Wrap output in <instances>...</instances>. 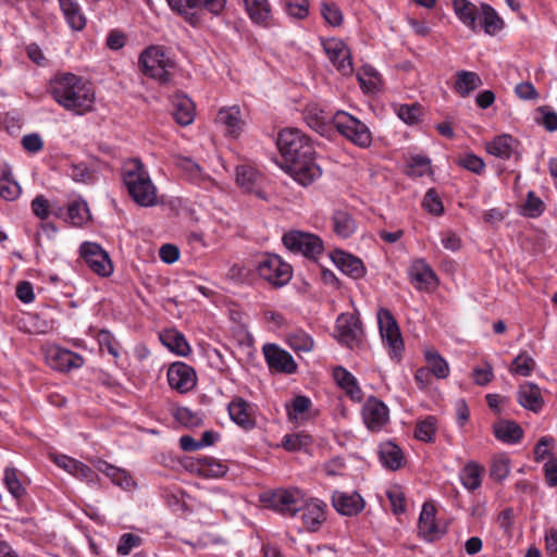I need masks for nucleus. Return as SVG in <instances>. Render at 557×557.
Wrapping results in <instances>:
<instances>
[{
  "label": "nucleus",
  "mask_w": 557,
  "mask_h": 557,
  "mask_svg": "<svg viewBox=\"0 0 557 557\" xmlns=\"http://www.w3.org/2000/svg\"><path fill=\"white\" fill-rule=\"evenodd\" d=\"M302 495L299 490H277L264 496L263 500L273 510L294 517L302 508Z\"/></svg>",
  "instance_id": "6e6552de"
},
{
  "label": "nucleus",
  "mask_w": 557,
  "mask_h": 557,
  "mask_svg": "<svg viewBox=\"0 0 557 557\" xmlns=\"http://www.w3.org/2000/svg\"><path fill=\"white\" fill-rule=\"evenodd\" d=\"M66 23L73 30H82L86 26V17L77 0H59Z\"/></svg>",
  "instance_id": "473e14b6"
},
{
  "label": "nucleus",
  "mask_w": 557,
  "mask_h": 557,
  "mask_svg": "<svg viewBox=\"0 0 557 557\" xmlns=\"http://www.w3.org/2000/svg\"><path fill=\"white\" fill-rule=\"evenodd\" d=\"M265 360L271 369L283 373H294L297 364L292 355L274 344H268L263 347Z\"/></svg>",
  "instance_id": "a211bd4d"
},
{
  "label": "nucleus",
  "mask_w": 557,
  "mask_h": 557,
  "mask_svg": "<svg viewBox=\"0 0 557 557\" xmlns=\"http://www.w3.org/2000/svg\"><path fill=\"white\" fill-rule=\"evenodd\" d=\"M46 361L51 369L60 372H69L84 364L82 356L61 347L49 348L46 352Z\"/></svg>",
  "instance_id": "ddd939ff"
},
{
  "label": "nucleus",
  "mask_w": 557,
  "mask_h": 557,
  "mask_svg": "<svg viewBox=\"0 0 557 557\" xmlns=\"http://www.w3.org/2000/svg\"><path fill=\"white\" fill-rule=\"evenodd\" d=\"M186 467L203 478H221L227 472V466L212 457L191 459Z\"/></svg>",
  "instance_id": "4be33fe9"
},
{
  "label": "nucleus",
  "mask_w": 557,
  "mask_h": 557,
  "mask_svg": "<svg viewBox=\"0 0 557 557\" xmlns=\"http://www.w3.org/2000/svg\"><path fill=\"white\" fill-rule=\"evenodd\" d=\"M534 366L535 362L532 357H530L527 352H520L513 359L510 371L522 376H528L533 371Z\"/></svg>",
  "instance_id": "3c124183"
},
{
  "label": "nucleus",
  "mask_w": 557,
  "mask_h": 557,
  "mask_svg": "<svg viewBox=\"0 0 557 557\" xmlns=\"http://www.w3.org/2000/svg\"><path fill=\"white\" fill-rule=\"evenodd\" d=\"M333 123L336 129L346 138L360 147H368L371 144V133L368 126L355 116L338 111Z\"/></svg>",
  "instance_id": "39448f33"
},
{
  "label": "nucleus",
  "mask_w": 557,
  "mask_h": 557,
  "mask_svg": "<svg viewBox=\"0 0 557 557\" xmlns=\"http://www.w3.org/2000/svg\"><path fill=\"white\" fill-rule=\"evenodd\" d=\"M277 147L281 152L280 166L288 174H321L323 169L315 157L310 139L299 129L280 132Z\"/></svg>",
  "instance_id": "f257e3e1"
},
{
  "label": "nucleus",
  "mask_w": 557,
  "mask_h": 557,
  "mask_svg": "<svg viewBox=\"0 0 557 557\" xmlns=\"http://www.w3.org/2000/svg\"><path fill=\"white\" fill-rule=\"evenodd\" d=\"M216 121L224 125L227 134L232 136H238L244 125L240 109L237 106L221 109L216 115Z\"/></svg>",
  "instance_id": "7c9ffc66"
},
{
  "label": "nucleus",
  "mask_w": 557,
  "mask_h": 557,
  "mask_svg": "<svg viewBox=\"0 0 557 557\" xmlns=\"http://www.w3.org/2000/svg\"><path fill=\"white\" fill-rule=\"evenodd\" d=\"M140 543H141V540L139 536L134 535L132 533H125L120 539L119 545L116 547V552L122 556H126L131 553V550L134 547L139 546Z\"/></svg>",
  "instance_id": "052dcab7"
},
{
  "label": "nucleus",
  "mask_w": 557,
  "mask_h": 557,
  "mask_svg": "<svg viewBox=\"0 0 557 557\" xmlns=\"http://www.w3.org/2000/svg\"><path fill=\"white\" fill-rule=\"evenodd\" d=\"M336 336L338 342L354 348L360 345L363 336L362 323L354 313H342L336 320Z\"/></svg>",
  "instance_id": "9d476101"
},
{
  "label": "nucleus",
  "mask_w": 557,
  "mask_h": 557,
  "mask_svg": "<svg viewBox=\"0 0 557 557\" xmlns=\"http://www.w3.org/2000/svg\"><path fill=\"white\" fill-rule=\"evenodd\" d=\"M94 466L98 471L107 475L115 485H119L124 490H131L135 486V481L125 470L110 465L102 459H97L94 462Z\"/></svg>",
  "instance_id": "a878e982"
},
{
  "label": "nucleus",
  "mask_w": 557,
  "mask_h": 557,
  "mask_svg": "<svg viewBox=\"0 0 557 557\" xmlns=\"http://www.w3.org/2000/svg\"><path fill=\"white\" fill-rule=\"evenodd\" d=\"M69 218L74 225H82L88 219V208L85 202L74 201L69 206Z\"/></svg>",
  "instance_id": "bf43d9fd"
},
{
  "label": "nucleus",
  "mask_w": 557,
  "mask_h": 557,
  "mask_svg": "<svg viewBox=\"0 0 557 557\" xmlns=\"http://www.w3.org/2000/svg\"><path fill=\"white\" fill-rule=\"evenodd\" d=\"M330 61L343 75H350L354 71L350 50L338 39H330L324 44Z\"/></svg>",
  "instance_id": "dca6fc26"
},
{
  "label": "nucleus",
  "mask_w": 557,
  "mask_h": 557,
  "mask_svg": "<svg viewBox=\"0 0 557 557\" xmlns=\"http://www.w3.org/2000/svg\"><path fill=\"white\" fill-rule=\"evenodd\" d=\"M228 413L231 419L240 428L251 430L256 425V419L251 412V406L242 397H235L228 404Z\"/></svg>",
  "instance_id": "412c9836"
},
{
  "label": "nucleus",
  "mask_w": 557,
  "mask_h": 557,
  "mask_svg": "<svg viewBox=\"0 0 557 557\" xmlns=\"http://www.w3.org/2000/svg\"><path fill=\"white\" fill-rule=\"evenodd\" d=\"M482 27L488 35H495L504 27L503 20L498 16L496 11L488 4H482Z\"/></svg>",
  "instance_id": "37998d69"
},
{
  "label": "nucleus",
  "mask_w": 557,
  "mask_h": 557,
  "mask_svg": "<svg viewBox=\"0 0 557 557\" xmlns=\"http://www.w3.org/2000/svg\"><path fill=\"white\" fill-rule=\"evenodd\" d=\"M325 504L319 500L305 502L302 499L301 519L304 524L311 531H314L325 520Z\"/></svg>",
  "instance_id": "cd10ccee"
},
{
  "label": "nucleus",
  "mask_w": 557,
  "mask_h": 557,
  "mask_svg": "<svg viewBox=\"0 0 557 557\" xmlns=\"http://www.w3.org/2000/svg\"><path fill=\"white\" fill-rule=\"evenodd\" d=\"M435 424L436 419L432 416L418 422L414 430V437L419 441L432 442L436 432Z\"/></svg>",
  "instance_id": "09e8293b"
},
{
  "label": "nucleus",
  "mask_w": 557,
  "mask_h": 557,
  "mask_svg": "<svg viewBox=\"0 0 557 557\" xmlns=\"http://www.w3.org/2000/svg\"><path fill=\"white\" fill-rule=\"evenodd\" d=\"M126 188L136 203L150 207L156 203L157 189L150 176H125Z\"/></svg>",
  "instance_id": "f8f14e48"
},
{
  "label": "nucleus",
  "mask_w": 557,
  "mask_h": 557,
  "mask_svg": "<svg viewBox=\"0 0 557 557\" xmlns=\"http://www.w3.org/2000/svg\"><path fill=\"white\" fill-rule=\"evenodd\" d=\"M332 221L334 232L343 238H348L356 231V222L346 210H336L333 213Z\"/></svg>",
  "instance_id": "e433bc0d"
},
{
  "label": "nucleus",
  "mask_w": 557,
  "mask_h": 557,
  "mask_svg": "<svg viewBox=\"0 0 557 557\" xmlns=\"http://www.w3.org/2000/svg\"><path fill=\"white\" fill-rule=\"evenodd\" d=\"M435 515V506L431 503H424L419 517L418 529L419 534L429 542L440 539L445 533V530L436 523Z\"/></svg>",
  "instance_id": "6ab92c4d"
},
{
  "label": "nucleus",
  "mask_w": 557,
  "mask_h": 557,
  "mask_svg": "<svg viewBox=\"0 0 557 557\" xmlns=\"http://www.w3.org/2000/svg\"><path fill=\"white\" fill-rule=\"evenodd\" d=\"M483 469L475 462H468L460 472V479L463 486L469 491H474L481 485V475Z\"/></svg>",
  "instance_id": "a19ab883"
},
{
  "label": "nucleus",
  "mask_w": 557,
  "mask_h": 557,
  "mask_svg": "<svg viewBox=\"0 0 557 557\" xmlns=\"http://www.w3.org/2000/svg\"><path fill=\"white\" fill-rule=\"evenodd\" d=\"M518 403L525 409L539 412L544 406L540 387L534 383H523L517 393Z\"/></svg>",
  "instance_id": "b1692460"
},
{
  "label": "nucleus",
  "mask_w": 557,
  "mask_h": 557,
  "mask_svg": "<svg viewBox=\"0 0 557 557\" xmlns=\"http://www.w3.org/2000/svg\"><path fill=\"white\" fill-rule=\"evenodd\" d=\"M453 8L457 17L471 30L476 32L479 24V11L475 4L469 0H453Z\"/></svg>",
  "instance_id": "2f4dec72"
},
{
  "label": "nucleus",
  "mask_w": 557,
  "mask_h": 557,
  "mask_svg": "<svg viewBox=\"0 0 557 557\" xmlns=\"http://www.w3.org/2000/svg\"><path fill=\"white\" fill-rule=\"evenodd\" d=\"M387 497L394 513L398 515L405 511V497L399 488L394 487L387 491Z\"/></svg>",
  "instance_id": "0e129e2a"
},
{
  "label": "nucleus",
  "mask_w": 557,
  "mask_h": 557,
  "mask_svg": "<svg viewBox=\"0 0 557 557\" xmlns=\"http://www.w3.org/2000/svg\"><path fill=\"white\" fill-rule=\"evenodd\" d=\"M332 504L335 510L343 516H356L364 508V499L357 492L345 493L335 491L332 495Z\"/></svg>",
  "instance_id": "f3484780"
},
{
  "label": "nucleus",
  "mask_w": 557,
  "mask_h": 557,
  "mask_svg": "<svg viewBox=\"0 0 557 557\" xmlns=\"http://www.w3.org/2000/svg\"><path fill=\"white\" fill-rule=\"evenodd\" d=\"M173 117L177 124L187 126L195 119V104L184 95H177L173 100Z\"/></svg>",
  "instance_id": "c756f323"
},
{
  "label": "nucleus",
  "mask_w": 557,
  "mask_h": 557,
  "mask_svg": "<svg viewBox=\"0 0 557 557\" xmlns=\"http://www.w3.org/2000/svg\"><path fill=\"white\" fill-rule=\"evenodd\" d=\"M423 207L434 215H440L444 211L443 202L434 188L426 191L423 199Z\"/></svg>",
  "instance_id": "13d9d810"
},
{
  "label": "nucleus",
  "mask_w": 557,
  "mask_h": 557,
  "mask_svg": "<svg viewBox=\"0 0 557 557\" xmlns=\"http://www.w3.org/2000/svg\"><path fill=\"white\" fill-rule=\"evenodd\" d=\"M20 186L11 182L10 176H2V199L14 200L20 195Z\"/></svg>",
  "instance_id": "69168bd1"
},
{
  "label": "nucleus",
  "mask_w": 557,
  "mask_h": 557,
  "mask_svg": "<svg viewBox=\"0 0 557 557\" xmlns=\"http://www.w3.org/2000/svg\"><path fill=\"white\" fill-rule=\"evenodd\" d=\"M2 481L9 493L18 504L26 497V478L22 471L8 467L4 470Z\"/></svg>",
  "instance_id": "393cba45"
},
{
  "label": "nucleus",
  "mask_w": 557,
  "mask_h": 557,
  "mask_svg": "<svg viewBox=\"0 0 557 557\" xmlns=\"http://www.w3.org/2000/svg\"><path fill=\"white\" fill-rule=\"evenodd\" d=\"M513 138L509 135H500L495 137L492 141L486 144V150L488 153L502 158L508 159L512 153Z\"/></svg>",
  "instance_id": "ea45409f"
},
{
  "label": "nucleus",
  "mask_w": 557,
  "mask_h": 557,
  "mask_svg": "<svg viewBox=\"0 0 557 557\" xmlns=\"http://www.w3.org/2000/svg\"><path fill=\"white\" fill-rule=\"evenodd\" d=\"M287 344L296 352H308L313 348V339L302 331H295L287 334Z\"/></svg>",
  "instance_id": "c03bdc74"
},
{
  "label": "nucleus",
  "mask_w": 557,
  "mask_h": 557,
  "mask_svg": "<svg viewBox=\"0 0 557 557\" xmlns=\"http://www.w3.org/2000/svg\"><path fill=\"white\" fill-rule=\"evenodd\" d=\"M49 91L61 107L76 114L90 111L95 102L92 88L72 73L57 75L51 79Z\"/></svg>",
  "instance_id": "f03ea898"
},
{
  "label": "nucleus",
  "mask_w": 557,
  "mask_h": 557,
  "mask_svg": "<svg viewBox=\"0 0 557 557\" xmlns=\"http://www.w3.org/2000/svg\"><path fill=\"white\" fill-rule=\"evenodd\" d=\"M160 341L177 355L187 356L190 352V347L185 336L176 330H165L160 334Z\"/></svg>",
  "instance_id": "c9c22d12"
},
{
  "label": "nucleus",
  "mask_w": 557,
  "mask_h": 557,
  "mask_svg": "<svg viewBox=\"0 0 557 557\" xmlns=\"http://www.w3.org/2000/svg\"><path fill=\"white\" fill-rule=\"evenodd\" d=\"M139 66L146 76L166 83L171 77L170 69L173 67V62L165 58L161 48L151 46L140 54Z\"/></svg>",
  "instance_id": "20e7f679"
},
{
  "label": "nucleus",
  "mask_w": 557,
  "mask_h": 557,
  "mask_svg": "<svg viewBox=\"0 0 557 557\" xmlns=\"http://www.w3.org/2000/svg\"><path fill=\"white\" fill-rule=\"evenodd\" d=\"M544 211V202L535 196L534 191L529 190L527 201L523 205V214L529 218H536Z\"/></svg>",
  "instance_id": "864d4df0"
},
{
  "label": "nucleus",
  "mask_w": 557,
  "mask_h": 557,
  "mask_svg": "<svg viewBox=\"0 0 557 557\" xmlns=\"http://www.w3.org/2000/svg\"><path fill=\"white\" fill-rule=\"evenodd\" d=\"M259 176H235L237 186L247 194H253L261 199H265Z\"/></svg>",
  "instance_id": "de8ad7c7"
},
{
  "label": "nucleus",
  "mask_w": 557,
  "mask_h": 557,
  "mask_svg": "<svg viewBox=\"0 0 557 557\" xmlns=\"http://www.w3.org/2000/svg\"><path fill=\"white\" fill-rule=\"evenodd\" d=\"M481 77L475 72L459 71L456 73L454 89L461 97H468L473 90L482 85Z\"/></svg>",
  "instance_id": "f704fd0d"
},
{
  "label": "nucleus",
  "mask_w": 557,
  "mask_h": 557,
  "mask_svg": "<svg viewBox=\"0 0 557 557\" xmlns=\"http://www.w3.org/2000/svg\"><path fill=\"white\" fill-rule=\"evenodd\" d=\"M362 418L370 431L377 432L387 423L389 411L383 401L369 397L362 408Z\"/></svg>",
  "instance_id": "4468645a"
},
{
  "label": "nucleus",
  "mask_w": 557,
  "mask_h": 557,
  "mask_svg": "<svg viewBox=\"0 0 557 557\" xmlns=\"http://www.w3.org/2000/svg\"><path fill=\"white\" fill-rule=\"evenodd\" d=\"M357 79L360 84L361 89L366 92H376L380 90V74L370 65L363 66L357 73Z\"/></svg>",
  "instance_id": "58836bf2"
},
{
  "label": "nucleus",
  "mask_w": 557,
  "mask_h": 557,
  "mask_svg": "<svg viewBox=\"0 0 557 557\" xmlns=\"http://www.w3.org/2000/svg\"><path fill=\"white\" fill-rule=\"evenodd\" d=\"M422 108L418 103L401 104L397 111L400 120L407 124H414L419 121Z\"/></svg>",
  "instance_id": "6e6d98bb"
},
{
  "label": "nucleus",
  "mask_w": 557,
  "mask_h": 557,
  "mask_svg": "<svg viewBox=\"0 0 557 557\" xmlns=\"http://www.w3.org/2000/svg\"><path fill=\"white\" fill-rule=\"evenodd\" d=\"M312 443V437L305 433L287 434L283 438L282 446L289 451L300 450Z\"/></svg>",
  "instance_id": "8fccbe9b"
},
{
  "label": "nucleus",
  "mask_w": 557,
  "mask_h": 557,
  "mask_svg": "<svg viewBox=\"0 0 557 557\" xmlns=\"http://www.w3.org/2000/svg\"><path fill=\"white\" fill-rule=\"evenodd\" d=\"M168 381L172 388L184 394L195 387L196 373L190 366L184 362H174L168 370Z\"/></svg>",
  "instance_id": "2eb2a0df"
},
{
  "label": "nucleus",
  "mask_w": 557,
  "mask_h": 557,
  "mask_svg": "<svg viewBox=\"0 0 557 557\" xmlns=\"http://www.w3.org/2000/svg\"><path fill=\"white\" fill-rule=\"evenodd\" d=\"M493 433L497 440L507 444L518 443L523 436L521 426L511 420H499L494 423Z\"/></svg>",
  "instance_id": "c85d7f7f"
},
{
  "label": "nucleus",
  "mask_w": 557,
  "mask_h": 557,
  "mask_svg": "<svg viewBox=\"0 0 557 557\" xmlns=\"http://www.w3.org/2000/svg\"><path fill=\"white\" fill-rule=\"evenodd\" d=\"M174 417L177 422L187 428H196L202 423L201 417L186 407L177 408Z\"/></svg>",
  "instance_id": "603ef678"
},
{
  "label": "nucleus",
  "mask_w": 557,
  "mask_h": 557,
  "mask_svg": "<svg viewBox=\"0 0 557 557\" xmlns=\"http://www.w3.org/2000/svg\"><path fill=\"white\" fill-rule=\"evenodd\" d=\"M425 360L431 373L437 379H446L449 374V367L446 360L435 350L425 351Z\"/></svg>",
  "instance_id": "79ce46f5"
},
{
  "label": "nucleus",
  "mask_w": 557,
  "mask_h": 557,
  "mask_svg": "<svg viewBox=\"0 0 557 557\" xmlns=\"http://www.w3.org/2000/svg\"><path fill=\"white\" fill-rule=\"evenodd\" d=\"M33 213L40 220H46L50 214V205L48 199L42 196H36L32 201Z\"/></svg>",
  "instance_id": "680f3d73"
},
{
  "label": "nucleus",
  "mask_w": 557,
  "mask_h": 557,
  "mask_svg": "<svg viewBox=\"0 0 557 557\" xmlns=\"http://www.w3.org/2000/svg\"><path fill=\"white\" fill-rule=\"evenodd\" d=\"M81 256L88 268L100 276H109L113 265L109 253L99 244L86 242L81 246Z\"/></svg>",
  "instance_id": "9b49d317"
},
{
  "label": "nucleus",
  "mask_w": 557,
  "mask_h": 557,
  "mask_svg": "<svg viewBox=\"0 0 557 557\" xmlns=\"http://www.w3.org/2000/svg\"><path fill=\"white\" fill-rule=\"evenodd\" d=\"M259 275L273 286H283L292 278V267L276 255H268L257 267Z\"/></svg>",
  "instance_id": "0eeeda50"
},
{
  "label": "nucleus",
  "mask_w": 557,
  "mask_h": 557,
  "mask_svg": "<svg viewBox=\"0 0 557 557\" xmlns=\"http://www.w3.org/2000/svg\"><path fill=\"white\" fill-rule=\"evenodd\" d=\"M160 259L165 263H173L180 258V250L175 245L164 244L159 250Z\"/></svg>",
  "instance_id": "338daca9"
},
{
  "label": "nucleus",
  "mask_w": 557,
  "mask_h": 557,
  "mask_svg": "<svg viewBox=\"0 0 557 557\" xmlns=\"http://www.w3.org/2000/svg\"><path fill=\"white\" fill-rule=\"evenodd\" d=\"M332 259L344 274L354 280H359L366 274V268L361 259L350 253L337 250L334 252Z\"/></svg>",
  "instance_id": "5701e85b"
},
{
  "label": "nucleus",
  "mask_w": 557,
  "mask_h": 557,
  "mask_svg": "<svg viewBox=\"0 0 557 557\" xmlns=\"http://www.w3.org/2000/svg\"><path fill=\"white\" fill-rule=\"evenodd\" d=\"M170 8L191 26L201 22V9L213 15H220L225 7V0H166Z\"/></svg>",
  "instance_id": "7ed1b4c3"
},
{
  "label": "nucleus",
  "mask_w": 557,
  "mask_h": 557,
  "mask_svg": "<svg viewBox=\"0 0 557 557\" xmlns=\"http://www.w3.org/2000/svg\"><path fill=\"white\" fill-rule=\"evenodd\" d=\"M249 17L257 24L267 25L271 18V5L268 0H244Z\"/></svg>",
  "instance_id": "4c0bfd02"
},
{
  "label": "nucleus",
  "mask_w": 557,
  "mask_h": 557,
  "mask_svg": "<svg viewBox=\"0 0 557 557\" xmlns=\"http://www.w3.org/2000/svg\"><path fill=\"white\" fill-rule=\"evenodd\" d=\"M410 281L420 290H433L438 285V280L433 269L423 260H419L410 268Z\"/></svg>",
  "instance_id": "aec40b11"
},
{
  "label": "nucleus",
  "mask_w": 557,
  "mask_h": 557,
  "mask_svg": "<svg viewBox=\"0 0 557 557\" xmlns=\"http://www.w3.org/2000/svg\"><path fill=\"white\" fill-rule=\"evenodd\" d=\"M545 479L549 486L557 485V458H549L544 465Z\"/></svg>",
  "instance_id": "774afa93"
},
{
  "label": "nucleus",
  "mask_w": 557,
  "mask_h": 557,
  "mask_svg": "<svg viewBox=\"0 0 557 557\" xmlns=\"http://www.w3.org/2000/svg\"><path fill=\"white\" fill-rule=\"evenodd\" d=\"M321 14L325 22L332 26H339L343 23V13L334 3L323 2L321 4Z\"/></svg>",
  "instance_id": "5fc2aeb1"
},
{
  "label": "nucleus",
  "mask_w": 557,
  "mask_h": 557,
  "mask_svg": "<svg viewBox=\"0 0 557 557\" xmlns=\"http://www.w3.org/2000/svg\"><path fill=\"white\" fill-rule=\"evenodd\" d=\"M408 166L418 174H432L431 159L423 154L410 156L407 160Z\"/></svg>",
  "instance_id": "4d7b16f0"
},
{
  "label": "nucleus",
  "mask_w": 557,
  "mask_h": 557,
  "mask_svg": "<svg viewBox=\"0 0 557 557\" xmlns=\"http://www.w3.org/2000/svg\"><path fill=\"white\" fill-rule=\"evenodd\" d=\"M311 400L302 395L296 396L290 406H286L288 419L297 422L299 419H304V414L310 409Z\"/></svg>",
  "instance_id": "49530a36"
},
{
  "label": "nucleus",
  "mask_w": 557,
  "mask_h": 557,
  "mask_svg": "<svg viewBox=\"0 0 557 557\" xmlns=\"http://www.w3.org/2000/svg\"><path fill=\"white\" fill-rule=\"evenodd\" d=\"M283 244L294 252H300L307 258H315L323 250L322 240L310 233L292 231L283 236Z\"/></svg>",
  "instance_id": "1a4fd4ad"
},
{
  "label": "nucleus",
  "mask_w": 557,
  "mask_h": 557,
  "mask_svg": "<svg viewBox=\"0 0 557 557\" xmlns=\"http://www.w3.org/2000/svg\"><path fill=\"white\" fill-rule=\"evenodd\" d=\"M379 456L382 465L392 471H396L403 466L404 454L392 442H385L380 445Z\"/></svg>",
  "instance_id": "72a5a7b5"
},
{
  "label": "nucleus",
  "mask_w": 557,
  "mask_h": 557,
  "mask_svg": "<svg viewBox=\"0 0 557 557\" xmlns=\"http://www.w3.org/2000/svg\"><path fill=\"white\" fill-rule=\"evenodd\" d=\"M510 473V459L506 455H498L492 459L490 476L496 481H504Z\"/></svg>",
  "instance_id": "a18cd8bd"
},
{
  "label": "nucleus",
  "mask_w": 557,
  "mask_h": 557,
  "mask_svg": "<svg viewBox=\"0 0 557 557\" xmlns=\"http://www.w3.org/2000/svg\"><path fill=\"white\" fill-rule=\"evenodd\" d=\"M458 164L470 172L479 173L483 166L484 162L481 158L476 157L475 154H466L462 158H459Z\"/></svg>",
  "instance_id": "e2e57ef3"
},
{
  "label": "nucleus",
  "mask_w": 557,
  "mask_h": 557,
  "mask_svg": "<svg viewBox=\"0 0 557 557\" xmlns=\"http://www.w3.org/2000/svg\"><path fill=\"white\" fill-rule=\"evenodd\" d=\"M336 384L345 391L346 395L354 401L362 399V392L356 377L343 367H336L333 371Z\"/></svg>",
  "instance_id": "bb28decb"
},
{
  "label": "nucleus",
  "mask_w": 557,
  "mask_h": 557,
  "mask_svg": "<svg viewBox=\"0 0 557 557\" xmlns=\"http://www.w3.org/2000/svg\"><path fill=\"white\" fill-rule=\"evenodd\" d=\"M377 322L381 337L388 347L391 357L399 359L404 350V341L396 319L388 309L380 308Z\"/></svg>",
  "instance_id": "423d86ee"
}]
</instances>
